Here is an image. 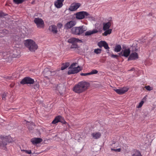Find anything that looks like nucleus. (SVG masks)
Returning a JSON list of instances; mask_svg holds the SVG:
<instances>
[{
	"label": "nucleus",
	"mask_w": 156,
	"mask_h": 156,
	"mask_svg": "<svg viewBox=\"0 0 156 156\" xmlns=\"http://www.w3.org/2000/svg\"><path fill=\"white\" fill-rule=\"evenodd\" d=\"M34 80L32 78L29 77H26L20 82V83L22 84H32L34 83Z\"/></svg>",
	"instance_id": "8"
},
{
	"label": "nucleus",
	"mask_w": 156,
	"mask_h": 156,
	"mask_svg": "<svg viewBox=\"0 0 156 156\" xmlns=\"http://www.w3.org/2000/svg\"><path fill=\"white\" fill-rule=\"evenodd\" d=\"M64 0H57L55 2V5L57 8H61L63 5Z\"/></svg>",
	"instance_id": "17"
},
{
	"label": "nucleus",
	"mask_w": 156,
	"mask_h": 156,
	"mask_svg": "<svg viewBox=\"0 0 156 156\" xmlns=\"http://www.w3.org/2000/svg\"><path fill=\"white\" fill-rule=\"evenodd\" d=\"M101 50L100 49H95L94 50V52L96 54H100L101 53Z\"/></svg>",
	"instance_id": "32"
},
{
	"label": "nucleus",
	"mask_w": 156,
	"mask_h": 156,
	"mask_svg": "<svg viewBox=\"0 0 156 156\" xmlns=\"http://www.w3.org/2000/svg\"><path fill=\"white\" fill-rule=\"evenodd\" d=\"M80 5L81 4L79 3H73L70 6L69 10L71 11H76Z\"/></svg>",
	"instance_id": "9"
},
{
	"label": "nucleus",
	"mask_w": 156,
	"mask_h": 156,
	"mask_svg": "<svg viewBox=\"0 0 156 156\" xmlns=\"http://www.w3.org/2000/svg\"><path fill=\"white\" fill-rule=\"evenodd\" d=\"M23 123L24 124H25V123H29V122L28 121H26V120H24L23 122Z\"/></svg>",
	"instance_id": "43"
},
{
	"label": "nucleus",
	"mask_w": 156,
	"mask_h": 156,
	"mask_svg": "<svg viewBox=\"0 0 156 156\" xmlns=\"http://www.w3.org/2000/svg\"><path fill=\"white\" fill-rule=\"evenodd\" d=\"M31 125H32V126H34V123H31Z\"/></svg>",
	"instance_id": "44"
},
{
	"label": "nucleus",
	"mask_w": 156,
	"mask_h": 156,
	"mask_svg": "<svg viewBox=\"0 0 156 156\" xmlns=\"http://www.w3.org/2000/svg\"><path fill=\"white\" fill-rule=\"evenodd\" d=\"M131 156H143L140 152L138 150L134 151L132 153Z\"/></svg>",
	"instance_id": "24"
},
{
	"label": "nucleus",
	"mask_w": 156,
	"mask_h": 156,
	"mask_svg": "<svg viewBox=\"0 0 156 156\" xmlns=\"http://www.w3.org/2000/svg\"><path fill=\"white\" fill-rule=\"evenodd\" d=\"M63 120V118L62 116L59 115L55 117L54 119L52 121V124H55L59 122H62Z\"/></svg>",
	"instance_id": "15"
},
{
	"label": "nucleus",
	"mask_w": 156,
	"mask_h": 156,
	"mask_svg": "<svg viewBox=\"0 0 156 156\" xmlns=\"http://www.w3.org/2000/svg\"><path fill=\"white\" fill-rule=\"evenodd\" d=\"M98 73V71L95 69L93 70L91 72H89L90 75L96 74H97Z\"/></svg>",
	"instance_id": "34"
},
{
	"label": "nucleus",
	"mask_w": 156,
	"mask_h": 156,
	"mask_svg": "<svg viewBox=\"0 0 156 156\" xmlns=\"http://www.w3.org/2000/svg\"><path fill=\"white\" fill-rule=\"evenodd\" d=\"M2 99H3V100L5 99L6 97V94H5V93H3L2 95Z\"/></svg>",
	"instance_id": "36"
},
{
	"label": "nucleus",
	"mask_w": 156,
	"mask_h": 156,
	"mask_svg": "<svg viewBox=\"0 0 156 156\" xmlns=\"http://www.w3.org/2000/svg\"><path fill=\"white\" fill-rule=\"evenodd\" d=\"M76 18L79 20L83 19L85 16H90L89 14L85 11H80L77 12L76 14Z\"/></svg>",
	"instance_id": "5"
},
{
	"label": "nucleus",
	"mask_w": 156,
	"mask_h": 156,
	"mask_svg": "<svg viewBox=\"0 0 156 156\" xmlns=\"http://www.w3.org/2000/svg\"><path fill=\"white\" fill-rule=\"evenodd\" d=\"M43 73L45 77H48V76L51 75V72L49 70V69L45 68L44 70Z\"/></svg>",
	"instance_id": "21"
},
{
	"label": "nucleus",
	"mask_w": 156,
	"mask_h": 156,
	"mask_svg": "<svg viewBox=\"0 0 156 156\" xmlns=\"http://www.w3.org/2000/svg\"><path fill=\"white\" fill-rule=\"evenodd\" d=\"M98 32V30L96 29L93 30H90L86 31L85 33V36H90L92 34H95Z\"/></svg>",
	"instance_id": "22"
},
{
	"label": "nucleus",
	"mask_w": 156,
	"mask_h": 156,
	"mask_svg": "<svg viewBox=\"0 0 156 156\" xmlns=\"http://www.w3.org/2000/svg\"><path fill=\"white\" fill-rule=\"evenodd\" d=\"M34 22L36 24L37 27L41 28L44 27V23L43 20L41 18H35L34 20Z\"/></svg>",
	"instance_id": "6"
},
{
	"label": "nucleus",
	"mask_w": 156,
	"mask_h": 156,
	"mask_svg": "<svg viewBox=\"0 0 156 156\" xmlns=\"http://www.w3.org/2000/svg\"><path fill=\"white\" fill-rule=\"evenodd\" d=\"M49 30L53 34H56L58 32L57 27L54 25L49 26Z\"/></svg>",
	"instance_id": "18"
},
{
	"label": "nucleus",
	"mask_w": 156,
	"mask_h": 156,
	"mask_svg": "<svg viewBox=\"0 0 156 156\" xmlns=\"http://www.w3.org/2000/svg\"><path fill=\"white\" fill-rule=\"evenodd\" d=\"M89 86V83L85 81H81L75 86L73 88V90L76 93H81L86 90Z\"/></svg>",
	"instance_id": "1"
},
{
	"label": "nucleus",
	"mask_w": 156,
	"mask_h": 156,
	"mask_svg": "<svg viewBox=\"0 0 156 156\" xmlns=\"http://www.w3.org/2000/svg\"><path fill=\"white\" fill-rule=\"evenodd\" d=\"M24 44L31 52H34L38 48L37 44L34 41L31 39L26 40L24 42Z\"/></svg>",
	"instance_id": "2"
},
{
	"label": "nucleus",
	"mask_w": 156,
	"mask_h": 156,
	"mask_svg": "<svg viewBox=\"0 0 156 156\" xmlns=\"http://www.w3.org/2000/svg\"><path fill=\"white\" fill-rule=\"evenodd\" d=\"M68 42L69 43L72 44L77 42L82 43V41L81 40L79 39L78 38L72 37L69 39L68 40Z\"/></svg>",
	"instance_id": "16"
},
{
	"label": "nucleus",
	"mask_w": 156,
	"mask_h": 156,
	"mask_svg": "<svg viewBox=\"0 0 156 156\" xmlns=\"http://www.w3.org/2000/svg\"><path fill=\"white\" fill-rule=\"evenodd\" d=\"M69 66V63L68 62H66L62 64L61 67V70H63L68 67Z\"/></svg>",
	"instance_id": "28"
},
{
	"label": "nucleus",
	"mask_w": 156,
	"mask_h": 156,
	"mask_svg": "<svg viewBox=\"0 0 156 156\" xmlns=\"http://www.w3.org/2000/svg\"><path fill=\"white\" fill-rule=\"evenodd\" d=\"M3 13L2 12H0V16H5Z\"/></svg>",
	"instance_id": "41"
},
{
	"label": "nucleus",
	"mask_w": 156,
	"mask_h": 156,
	"mask_svg": "<svg viewBox=\"0 0 156 156\" xmlns=\"http://www.w3.org/2000/svg\"><path fill=\"white\" fill-rule=\"evenodd\" d=\"M98 45L100 48L103 47L106 49H108L109 48L108 44L105 41H101L99 42Z\"/></svg>",
	"instance_id": "13"
},
{
	"label": "nucleus",
	"mask_w": 156,
	"mask_h": 156,
	"mask_svg": "<svg viewBox=\"0 0 156 156\" xmlns=\"http://www.w3.org/2000/svg\"><path fill=\"white\" fill-rule=\"evenodd\" d=\"M122 48L120 45L118 44L115 46L114 48V51L116 52H119L121 50Z\"/></svg>",
	"instance_id": "26"
},
{
	"label": "nucleus",
	"mask_w": 156,
	"mask_h": 156,
	"mask_svg": "<svg viewBox=\"0 0 156 156\" xmlns=\"http://www.w3.org/2000/svg\"><path fill=\"white\" fill-rule=\"evenodd\" d=\"M87 30L86 27L84 26L73 27L71 29L72 33L74 35H80Z\"/></svg>",
	"instance_id": "3"
},
{
	"label": "nucleus",
	"mask_w": 156,
	"mask_h": 156,
	"mask_svg": "<svg viewBox=\"0 0 156 156\" xmlns=\"http://www.w3.org/2000/svg\"><path fill=\"white\" fill-rule=\"evenodd\" d=\"M12 78V77L9 76H7L6 77V78L7 79H10Z\"/></svg>",
	"instance_id": "42"
},
{
	"label": "nucleus",
	"mask_w": 156,
	"mask_h": 156,
	"mask_svg": "<svg viewBox=\"0 0 156 156\" xmlns=\"http://www.w3.org/2000/svg\"><path fill=\"white\" fill-rule=\"evenodd\" d=\"M9 137H1V140H0V146L1 147L4 149L6 148L7 145V142Z\"/></svg>",
	"instance_id": "7"
},
{
	"label": "nucleus",
	"mask_w": 156,
	"mask_h": 156,
	"mask_svg": "<svg viewBox=\"0 0 156 156\" xmlns=\"http://www.w3.org/2000/svg\"><path fill=\"white\" fill-rule=\"evenodd\" d=\"M147 95H146L143 99V100L141 101V102L139 103L138 106H137V108H141L144 103V101H145L146 99Z\"/></svg>",
	"instance_id": "25"
},
{
	"label": "nucleus",
	"mask_w": 156,
	"mask_h": 156,
	"mask_svg": "<svg viewBox=\"0 0 156 156\" xmlns=\"http://www.w3.org/2000/svg\"><path fill=\"white\" fill-rule=\"evenodd\" d=\"M80 75L82 76H86L88 75H90L89 73H82L80 74Z\"/></svg>",
	"instance_id": "39"
},
{
	"label": "nucleus",
	"mask_w": 156,
	"mask_h": 156,
	"mask_svg": "<svg viewBox=\"0 0 156 156\" xmlns=\"http://www.w3.org/2000/svg\"><path fill=\"white\" fill-rule=\"evenodd\" d=\"M69 70L68 72L69 75L77 73L80 71L81 69L79 66H77V63L72 64L69 68Z\"/></svg>",
	"instance_id": "4"
},
{
	"label": "nucleus",
	"mask_w": 156,
	"mask_h": 156,
	"mask_svg": "<svg viewBox=\"0 0 156 156\" xmlns=\"http://www.w3.org/2000/svg\"><path fill=\"white\" fill-rule=\"evenodd\" d=\"M111 150L112 151H114L115 152H119L121 151L120 148H118V149H114L111 148Z\"/></svg>",
	"instance_id": "37"
},
{
	"label": "nucleus",
	"mask_w": 156,
	"mask_h": 156,
	"mask_svg": "<svg viewBox=\"0 0 156 156\" xmlns=\"http://www.w3.org/2000/svg\"><path fill=\"white\" fill-rule=\"evenodd\" d=\"M105 31V32L103 34L105 36H106L108 34H110L111 33L112 30L111 29H108Z\"/></svg>",
	"instance_id": "27"
},
{
	"label": "nucleus",
	"mask_w": 156,
	"mask_h": 156,
	"mask_svg": "<svg viewBox=\"0 0 156 156\" xmlns=\"http://www.w3.org/2000/svg\"><path fill=\"white\" fill-rule=\"evenodd\" d=\"M22 151H23L25 152V153H26L27 154H30L31 153V150H22Z\"/></svg>",
	"instance_id": "35"
},
{
	"label": "nucleus",
	"mask_w": 156,
	"mask_h": 156,
	"mask_svg": "<svg viewBox=\"0 0 156 156\" xmlns=\"http://www.w3.org/2000/svg\"><path fill=\"white\" fill-rule=\"evenodd\" d=\"M145 88L148 91H151L153 89V87H151L150 86H145Z\"/></svg>",
	"instance_id": "31"
},
{
	"label": "nucleus",
	"mask_w": 156,
	"mask_h": 156,
	"mask_svg": "<svg viewBox=\"0 0 156 156\" xmlns=\"http://www.w3.org/2000/svg\"><path fill=\"white\" fill-rule=\"evenodd\" d=\"M130 50L129 48H127L122 50L121 52L122 56L127 57L130 53Z\"/></svg>",
	"instance_id": "14"
},
{
	"label": "nucleus",
	"mask_w": 156,
	"mask_h": 156,
	"mask_svg": "<svg viewBox=\"0 0 156 156\" xmlns=\"http://www.w3.org/2000/svg\"><path fill=\"white\" fill-rule=\"evenodd\" d=\"M111 56L112 58H116L118 56V55H116L112 54L111 55Z\"/></svg>",
	"instance_id": "40"
},
{
	"label": "nucleus",
	"mask_w": 156,
	"mask_h": 156,
	"mask_svg": "<svg viewBox=\"0 0 156 156\" xmlns=\"http://www.w3.org/2000/svg\"><path fill=\"white\" fill-rule=\"evenodd\" d=\"M42 141V139L40 138H34L31 140V141L34 144H39Z\"/></svg>",
	"instance_id": "19"
},
{
	"label": "nucleus",
	"mask_w": 156,
	"mask_h": 156,
	"mask_svg": "<svg viewBox=\"0 0 156 156\" xmlns=\"http://www.w3.org/2000/svg\"><path fill=\"white\" fill-rule=\"evenodd\" d=\"M24 0H13V2L16 4H19L22 3Z\"/></svg>",
	"instance_id": "29"
},
{
	"label": "nucleus",
	"mask_w": 156,
	"mask_h": 156,
	"mask_svg": "<svg viewBox=\"0 0 156 156\" xmlns=\"http://www.w3.org/2000/svg\"><path fill=\"white\" fill-rule=\"evenodd\" d=\"M71 48H78L77 43L72 44L70 47Z\"/></svg>",
	"instance_id": "30"
},
{
	"label": "nucleus",
	"mask_w": 156,
	"mask_h": 156,
	"mask_svg": "<svg viewBox=\"0 0 156 156\" xmlns=\"http://www.w3.org/2000/svg\"><path fill=\"white\" fill-rule=\"evenodd\" d=\"M11 141V140H8V142H10Z\"/></svg>",
	"instance_id": "45"
},
{
	"label": "nucleus",
	"mask_w": 156,
	"mask_h": 156,
	"mask_svg": "<svg viewBox=\"0 0 156 156\" xmlns=\"http://www.w3.org/2000/svg\"><path fill=\"white\" fill-rule=\"evenodd\" d=\"M103 29L104 30L109 29V28L111 25V23L110 22L107 23H104L103 24Z\"/></svg>",
	"instance_id": "23"
},
{
	"label": "nucleus",
	"mask_w": 156,
	"mask_h": 156,
	"mask_svg": "<svg viewBox=\"0 0 156 156\" xmlns=\"http://www.w3.org/2000/svg\"><path fill=\"white\" fill-rule=\"evenodd\" d=\"M34 87L36 90H37L39 88V85L38 83H35L34 85Z\"/></svg>",
	"instance_id": "33"
},
{
	"label": "nucleus",
	"mask_w": 156,
	"mask_h": 156,
	"mask_svg": "<svg viewBox=\"0 0 156 156\" xmlns=\"http://www.w3.org/2000/svg\"><path fill=\"white\" fill-rule=\"evenodd\" d=\"M138 58V54L136 52H134L130 54L128 58V60H135Z\"/></svg>",
	"instance_id": "12"
},
{
	"label": "nucleus",
	"mask_w": 156,
	"mask_h": 156,
	"mask_svg": "<svg viewBox=\"0 0 156 156\" xmlns=\"http://www.w3.org/2000/svg\"><path fill=\"white\" fill-rule=\"evenodd\" d=\"M114 90L119 94H122L128 90V88L126 87H124L119 89H114Z\"/></svg>",
	"instance_id": "10"
},
{
	"label": "nucleus",
	"mask_w": 156,
	"mask_h": 156,
	"mask_svg": "<svg viewBox=\"0 0 156 156\" xmlns=\"http://www.w3.org/2000/svg\"><path fill=\"white\" fill-rule=\"evenodd\" d=\"M57 26L58 28H61L63 27V25L62 23H58Z\"/></svg>",
	"instance_id": "38"
},
{
	"label": "nucleus",
	"mask_w": 156,
	"mask_h": 156,
	"mask_svg": "<svg viewBox=\"0 0 156 156\" xmlns=\"http://www.w3.org/2000/svg\"><path fill=\"white\" fill-rule=\"evenodd\" d=\"M76 22L75 21H70L67 22L64 25V28L66 29H70L75 26L76 24Z\"/></svg>",
	"instance_id": "11"
},
{
	"label": "nucleus",
	"mask_w": 156,
	"mask_h": 156,
	"mask_svg": "<svg viewBox=\"0 0 156 156\" xmlns=\"http://www.w3.org/2000/svg\"><path fill=\"white\" fill-rule=\"evenodd\" d=\"M91 135L93 138L95 139H98L101 136V133L99 132L93 133Z\"/></svg>",
	"instance_id": "20"
}]
</instances>
